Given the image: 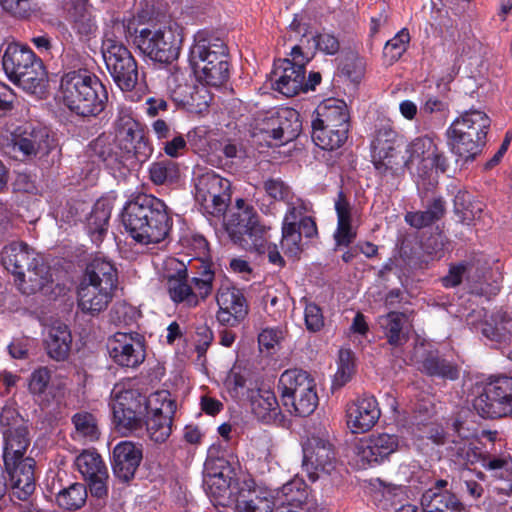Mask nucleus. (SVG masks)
<instances>
[{
	"label": "nucleus",
	"mask_w": 512,
	"mask_h": 512,
	"mask_svg": "<svg viewBox=\"0 0 512 512\" xmlns=\"http://www.w3.org/2000/svg\"><path fill=\"white\" fill-rule=\"evenodd\" d=\"M447 456L459 466L473 464L478 458L472 443L463 438L449 442L447 446Z\"/></svg>",
	"instance_id": "52"
},
{
	"label": "nucleus",
	"mask_w": 512,
	"mask_h": 512,
	"mask_svg": "<svg viewBox=\"0 0 512 512\" xmlns=\"http://www.w3.org/2000/svg\"><path fill=\"white\" fill-rule=\"evenodd\" d=\"M399 438L397 435L381 433L372 434L361 440L357 447V455L363 463L379 464L397 451Z\"/></svg>",
	"instance_id": "21"
},
{
	"label": "nucleus",
	"mask_w": 512,
	"mask_h": 512,
	"mask_svg": "<svg viewBox=\"0 0 512 512\" xmlns=\"http://www.w3.org/2000/svg\"><path fill=\"white\" fill-rule=\"evenodd\" d=\"M338 68L341 75L354 84L360 83L365 75V61L353 50H344L342 52Z\"/></svg>",
	"instance_id": "47"
},
{
	"label": "nucleus",
	"mask_w": 512,
	"mask_h": 512,
	"mask_svg": "<svg viewBox=\"0 0 512 512\" xmlns=\"http://www.w3.org/2000/svg\"><path fill=\"white\" fill-rule=\"evenodd\" d=\"M4 450L3 460L4 466L13 465L16 460L23 459L31 439L27 428H18L13 430H3Z\"/></svg>",
	"instance_id": "35"
},
{
	"label": "nucleus",
	"mask_w": 512,
	"mask_h": 512,
	"mask_svg": "<svg viewBox=\"0 0 512 512\" xmlns=\"http://www.w3.org/2000/svg\"><path fill=\"white\" fill-rule=\"evenodd\" d=\"M75 465L88 481L92 495L101 498L107 494V468L101 456L94 451H83L75 460Z\"/></svg>",
	"instance_id": "20"
},
{
	"label": "nucleus",
	"mask_w": 512,
	"mask_h": 512,
	"mask_svg": "<svg viewBox=\"0 0 512 512\" xmlns=\"http://www.w3.org/2000/svg\"><path fill=\"white\" fill-rule=\"evenodd\" d=\"M114 28L155 62L168 64L179 56L181 39L158 19L153 0H141L136 15L115 21Z\"/></svg>",
	"instance_id": "1"
},
{
	"label": "nucleus",
	"mask_w": 512,
	"mask_h": 512,
	"mask_svg": "<svg viewBox=\"0 0 512 512\" xmlns=\"http://www.w3.org/2000/svg\"><path fill=\"white\" fill-rule=\"evenodd\" d=\"M111 208L104 202H96L86 218V231L93 243L99 245L108 232Z\"/></svg>",
	"instance_id": "38"
},
{
	"label": "nucleus",
	"mask_w": 512,
	"mask_h": 512,
	"mask_svg": "<svg viewBox=\"0 0 512 512\" xmlns=\"http://www.w3.org/2000/svg\"><path fill=\"white\" fill-rule=\"evenodd\" d=\"M15 283L18 289L26 295L43 291L52 283L50 268L41 258L34 260L33 265L23 271V275L15 277Z\"/></svg>",
	"instance_id": "28"
},
{
	"label": "nucleus",
	"mask_w": 512,
	"mask_h": 512,
	"mask_svg": "<svg viewBox=\"0 0 512 512\" xmlns=\"http://www.w3.org/2000/svg\"><path fill=\"white\" fill-rule=\"evenodd\" d=\"M121 220L131 238L143 245L160 243L172 227L165 203L146 194L138 195L126 203Z\"/></svg>",
	"instance_id": "2"
},
{
	"label": "nucleus",
	"mask_w": 512,
	"mask_h": 512,
	"mask_svg": "<svg viewBox=\"0 0 512 512\" xmlns=\"http://www.w3.org/2000/svg\"><path fill=\"white\" fill-rule=\"evenodd\" d=\"M72 423L75 426L77 433L90 440H97L99 437V430L97 420L93 414L81 411L72 417Z\"/></svg>",
	"instance_id": "59"
},
{
	"label": "nucleus",
	"mask_w": 512,
	"mask_h": 512,
	"mask_svg": "<svg viewBox=\"0 0 512 512\" xmlns=\"http://www.w3.org/2000/svg\"><path fill=\"white\" fill-rule=\"evenodd\" d=\"M47 355L55 361H64L68 358L72 345L71 331L66 324H53L44 340Z\"/></svg>",
	"instance_id": "33"
},
{
	"label": "nucleus",
	"mask_w": 512,
	"mask_h": 512,
	"mask_svg": "<svg viewBox=\"0 0 512 512\" xmlns=\"http://www.w3.org/2000/svg\"><path fill=\"white\" fill-rule=\"evenodd\" d=\"M113 361L127 368L138 367L146 357L144 337L137 332H117L107 343Z\"/></svg>",
	"instance_id": "16"
},
{
	"label": "nucleus",
	"mask_w": 512,
	"mask_h": 512,
	"mask_svg": "<svg viewBox=\"0 0 512 512\" xmlns=\"http://www.w3.org/2000/svg\"><path fill=\"white\" fill-rule=\"evenodd\" d=\"M73 28L81 36H90L96 31V25L84 3H77L70 11Z\"/></svg>",
	"instance_id": "56"
},
{
	"label": "nucleus",
	"mask_w": 512,
	"mask_h": 512,
	"mask_svg": "<svg viewBox=\"0 0 512 512\" xmlns=\"http://www.w3.org/2000/svg\"><path fill=\"white\" fill-rule=\"evenodd\" d=\"M308 44L312 43L314 51L320 50L327 55H335L340 49L338 39L328 33H319L312 36L311 40H307Z\"/></svg>",
	"instance_id": "63"
},
{
	"label": "nucleus",
	"mask_w": 512,
	"mask_h": 512,
	"mask_svg": "<svg viewBox=\"0 0 512 512\" xmlns=\"http://www.w3.org/2000/svg\"><path fill=\"white\" fill-rule=\"evenodd\" d=\"M227 45L206 30L194 35L189 51V64L196 78L206 85L219 87L230 77Z\"/></svg>",
	"instance_id": "3"
},
{
	"label": "nucleus",
	"mask_w": 512,
	"mask_h": 512,
	"mask_svg": "<svg viewBox=\"0 0 512 512\" xmlns=\"http://www.w3.org/2000/svg\"><path fill=\"white\" fill-rule=\"evenodd\" d=\"M219 310L217 320L222 325L236 326L248 314V305L243 293L236 287L222 286L216 295Z\"/></svg>",
	"instance_id": "19"
},
{
	"label": "nucleus",
	"mask_w": 512,
	"mask_h": 512,
	"mask_svg": "<svg viewBox=\"0 0 512 512\" xmlns=\"http://www.w3.org/2000/svg\"><path fill=\"white\" fill-rule=\"evenodd\" d=\"M421 371L430 377L455 381L459 378L460 367L438 353L429 352L421 362Z\"/></svg>",
	"instance_id": "37"
},
{
	"label": "nucleus",
	"mask_w": 512,
	"mask_h": 512,
	"mask_svg": "<svg viewBox=\"0 0 512 512\" xmlns=\"http://www.w3.org/2000/svg\"><path fill=\"white\" fill-rule=\"evenodd\" d=\"M87 499V489L84 484L73 483L69 487L60 490L56 496L59 507L75 511L82 508Z\"/></svg>",
	"instance_id": "50"
},
{
	"label": "nucleus",
	"mask_w": 512,
	"mask_h": 512,
	"mask_svg": "<svg viewBox=\"0 0 512 512\" xmlns=\"http://www.w3.org/2000/svg\"><path fill=\"white\" fill-rule=\"evenodd\" d=\"M436 146L434 140L428 136L416 138L407 146L406 152L409 157L405 161V165L409 166L414 162H419L423 164L424 168H427L431 156L436 152Z\"/></svg>",
	"instance_id": "49"
},
{
	"label": "nucleus",
	"mask_w": 512,
	"mask_h": 512,
	"mask_svg": "<svg viewBox=\"0 0 512 512\" xmlns=\"http://www.w3.org/2000/svg\"><path fill=\"white\" fill-rule=\"evenodd\" d=\"M475 411L483 418H500L512 413V377L499 376L484 387L473 401Z\"/></svg>",
	"instance_id": "9"
},
{
	"label": "nucleus",
	"mask_w": 512,
	"mask_h": 512,
	"mask_svg": "<svg viewBox=\"0 0 512 512\" xmlns=\"http://www.w3.org/2000/svg\"><path fill=\"white\" fill-rule=\"evenodd\" d=\"M323 123H336L338 126L350 127V115L343 100L330 98L323 101L315 111V118Z\"/></svg>",
	"instance_id": "40"
},
{
	"label": "nucleus",
	"mask_w": 512,
	"mask_h": 512,
	"mask_svg": "<svg viewBox=\"0 0 512 512\" xmlns=\"http://www.w3.org/2000/svg\"><path fill=\"white\" fill-rule=\"evenodd\" d=\"M2 8L14 17L26 19L35 11L34 0H0Z\"/></svg>",
	"instance_id": "62"
},
{
	"label": "nucleus",
	"mask_w": 512,
	"mask_h": 512,
	"mask_svg": "<svg viewBox=\"0 0 512 512\" xmlns=\"http://www.w3.org/2000/svg\"><path fill=\"white\" fill-rule=\"evenodd\" d=\"M250 402L251 410L259 420L270 422L276 419L279 404L275 394L271 390L259 388L257 391H253Z\"/></svg>",
	"instance_id": "41"
},
{
	"label": "nucleus",
	"mask_w": 512,
	"mask_h": 512,
	"mask_svg": "<svg viewBox=\"0 0 512 512\" xmlns=\"http://www.w3.org/2000/svg\"><path fill=\"white\" fill-rule=\"evenodd\" d=\"M314 379L303 370H286L280 377L278 389L285 407H291L295 415L306 417L318 406L319 398Z\"/></svg>",
	"instance_id": "6"
},
{
	"label": "nucleus",
	"mask_w": 512,
	"mask_h": 512,
	"mask_svg": "<svg viewBox=\"0 0 512 512\" xmlns=\"http://www.w3.org/2000/svg\"><path fill=\"white\" fill-rule=\"evenodd\" d=\"M445 213V201L436 197L427 204L425 210L406 213L405 221L413 228L422 229L442 219Z\"/></svg>",
	"instance_id": "42"
},
{
	"label": "nucleus",
	"mask_w": 512,
	"mask_h": 512,
	"mask_svg": "<svg viewBox=\"0 0 512 512\" xmlns=\"http://www.w3.org/2000/svg\"><path fill=\"white\" fill-rule=\"evenodd\" d=\"M402 145L401 137L391 125L377 127L371 142L372 162L375 168L381 173L394 169V166L398 165L395 161L396 154Z\"/></svg>",
	"instance_id": "18"
},
{
	"label": "nucleus",
	"mask_w": 512,
	"mask_h": 512,
	"mask_svg": "<svg viewBox=\"0 0 512 512\" xmlns=\"http://www.w3.org/2000/svg\"><path fill=\"white\" fill-rule=\"evenodd\" d=\"M481 333L512 360V316L503 311L491 314L482 323Z\"/></svg>",
	"instance_id": "22"
},
{
	"label": "nucleus",
	"mask_w": 512,
	"mask_h": 512,
	"mask_svg": "<svg viewBox=\"0 0 512 512\" xmlns=\"http://www.w3.org/2000/svg\"><path fill=\"white\" fill-rule=\"evenodd\" d=\"M380 414L376 399L364 396L347 405V424L353 433H364L376 424Z\"/></svg>",
	"instance_id": "23"
},
{
	"label": "nucleus",
	"mask_w": 512,
	"mask_h": 512,
	"mask_svg": "<svg viewBox=\"0 0 512 512\" xmlns=\"http://www.w3.org/2000/svg\"><path fill=\"white\" fill-rule=\"evenodd\" d=\"M154 403L152 395L148 398L146 395L140 393L138 390H126L122 392L115 401L114 404L125 407V409H131L133 413L137 414L138 417L145 418L149 414L151 405Z\"/></svg>",
	"instance_id": "48"
},
{
	"label": "nucleus",
	"mask_w": 512,
	"mask_h": 512,
	"mask_svg": "<svg viewBox=\"0 0 512 512\" xmlns=\"http://www.w3.org/2000/svg\"><path fill=\"white\" fill-rule=\"evenodd\" d=\"M236 506L239 512H273L274 501L265 492L241 489Z\"/></svg>",
	"instance_id": "45"
},
{
	"label": "nucleus",
	"mask_w": 512,
	"mask_h": 512,
	"mask_svg": "<svg viewBox=\"0 0 512 512\" xmlns=\"http://www.w3.org/2000/svg\"><path fill=\"white\" fill-rule=\"evenodd\" d=\"M118 282V272L115 265L103 257H95L86 266L80 283L115 289Z\"/></svg>",
	"instance_id": "29"
},
{
	"label": "nucleus",
	"mask_w": 512,
	"mask_h": 512,
	"mask_svg": "<svg viewBox=\"0 0 512 512\" xmlns=\"http://www.w3.org/2000/svg\"><path fill=\"white\" fill-rule=\"evenodd\" d=\"M112 411L115 427L121 433L126 434L142 429L144 418L138 417L131 409L128 410L125 407L113 404Z\"/></svg>",
	"instance_id": "53"
},
{
	"label": "nucleus",
	"mask_w": 512,
	"mask_h": 512,
	"mask_svg": "<svg viewBox=\"0 0 512 512\" xmlns=\"http://www.w3.org/2000/svg\"><path fill=\"white\" fill-rule=\"evenodd\" d=\"M24 91L41 97L48 86L47 72L40 58L30 64L14 81Z\"/></svg>",
	"instance_id": "36"
},
{
	"label": "nucleus",
	"mask_w": 512,
	"mask_h": 512,
	"mask_svg": "<svg viewBox=\"0 0 512 512\" xmlns=\"http://www.w3.org/2000/svg\"><path fill=\"white\" fill-rule=\"evenodd\" d=\"M482 211V204L472 202L468 193H458L455 196L454 212L458 215L462 223L470 224L480 218Z\"/></svg>",
	"instance_id": "54"
},
{
	"label": "nucleus",
	"mask_w": 512,
	"mask_h": 512,
	"mask_svg": "<svg viewBox=\"0 0 512 512\" xmlns=\"http://www.w3.org/2000/svg\"><path fill=\"white\" fill-rule=\"evenodd\" d=\"M421 506L424 512H466L452 493L437 495L435 492L425 491L421 497Z\"/></svg>",
	"instance_id": "44"
},
{
	"label": "nucleus",
	"mask_w": 512,
	"mask_h": 512,
	"mask_svg": "<svg viewBox=\"0 0 512 512\" xmlns=\"http://www.w3.org/2000/svg\"><path fill=\"white\" fill-rule=\"evenodd\" d=\"M230 182L214 172H206L196 179L195 200L202 211L212 216L223 215L230 202Z\"/></svg>",
	"instance_id": "10"
},
{
	"label": "nucleus",
	"mask_w": 512,
	"mask_h": 512,
	"mask_svg": "<svg viewBox=\"0 0 512 512\" xmlns=\"http://www.w3.org/2000/svg\"><path fill=\"white\" fill-rule=\"evenodd\" d=\"M335 210L337 213V229L334 233L336 247H347L355 240L356 231L351 225V205L343 191L338 193Z\"/></svg>",
	"instance_id": "34"
},
{
	"label": "nucleus",
	"mask_w": 512,
	"mask_h": 512,
	"mask_svg": "<svg viewBox=\"0 0 512 512\" xmlns=\"http://www.w3.org/2000/svg\"><path fill=\"white\" fill-rule=\"evenodd\" d=\"M149 176L156 185L173 183L180 177L179 166L170 159L156 161L149 168Z\"/></svg>",
	"instance_id": "51"
},
{
	"label": "nucleus",
	"mask_w": 512,
	"mask_h": 512,
	"mask_svg": "<svg viewBox=\"0 0 512 512\" xmlns=\"http://www.w3.org/2000/svg\"><path fill=\"white\" fill-rule=\"evenodd\" d=\"M60 93L68 109L81 117H97L108 101L105 86L87 70L65 73L61 77Z\"/></svg>",
	"instance_id": "4"
},
{
	"label": "nucleus",
	"mask_w": 512,
	"mask_h": 512,
	"mask_svg": "<svg viewBox=\"0 0 512 512\" xmlns=\"http://www.w3.org/2000/svg\"><path fill=\"white\" fill-rule=\"evenodd\" d=\"M119 150V146L111 143L109 137L104 134L98 136L89 145L90 156L98 158L110 168H117L122 163L125 154Z\"/></svg>",
	"instance_id": "43"
},
{
	"label": "nucleus",
	"mask_w": 512,
	"mask_h": 512,
	"mask_svg": "<svg viewBox=\"0 0 512 512\" xmlns=\"http://www.w3.org/2000/svg\"><path fill=\"white\" fill-rule=\"evenodd\" d=\"M189 95L183 99V104L190 112L201 113L206 110L212 100V96L205 86L191 87Z\"/></svg>",
	"instance_id": "58"
},
{
	"label": "nucleus",
	"mask_w": 512,
	"mask_h": 512,
	"mask_svg": "<svg viewBox=\"0 0 512 512\" xmlns=\"http://www.w3.org/2000/svg\"><path fill=\"white\" fill-rule=\"evenodd\" d=\"M312 140L323 150H335L341 147L347 140V135L343 130L338 133L329 129L325 125H320V121L312 120Z\"/></svg>",
	"instance_id": "46"
},
{
	"label": "nucleus",
	"mask_w": 512,
	"mask_h": 512,
	"mask_svg": "<svg viewBox=\"0 0 512 512\" xmlns=\"http://www.w3.org/2000/svg\"><path fill=\"white\" fill-rule=\"evenodd\" d=\"M114 131L119 149L127 158L133 156L143 162L151 156L153 149L144 127L131 114L121 111L114 122Z\"/></svg>",
	"instance_id": "11"
},
{
	"label": "nucleus",
	"mask_w": 512,
	"mask_h": 512,
	"mask_svg": "<svg viewBox=\"0 0 512 512\" xmlns=\"http://www.w3.org/2000/svg\"><path fill=\"white\" fill-rule=\"evenodd\" d=\"M114 290L80 283L78 287V307L83 313L95 316L107 308L112 300Z\"/></svg>",
	"instance_id": "30"
},
{
	"label": "nucleus",
	"mask_w": 512,
	"mask_h": 512,
	"mask_svg": "<svg viewBox=\"0 0 512 512\" xmlns=\"http://www.w3.org/2000/svg\"><path fill=\"white\" fill-rule=\"evenodd\" d=\"M9 475L13 496L19 500H27L35 490V460L25 457L16 460L9 467L4 466Z\"/></svg>",
	"instance_id": "26"
},
{
	"label": "nucleus",
	"mask_w": 512,
	"mask_h": 512,
	"mask_svg": "<svg viewBox=\"0 0 512 512\" xmlns=\"http://www.w3.org/2000/svg\"><path fill=\"white\" fill-rule=\"evenodd\" d=\"M490 122L488 115L480 110L461 114L447 130L452 152L465 161L475 159L485 146Z\"/></svg>",
	"instance_id": "5"
},
{
	"label": "nucleus",
	"mask_w": 512,
	"mask_h": 512,
	"mask_svg": "<svg viewBox=\"0 0 512 512\" xmlns=\"http://www.w3.org/2000/svg\"><path fill=\"white\" fill-rule=\"evenodd\" d=\"M106 69L122 91H132L138 84L140 73L136 59L122 43L107 38L102 43Z\"/></svg>",
	"instance_id": "7"
},
{
	"label": "nucleus",
	"mask_w": 512,
	"mask_h": 512,
	"mask_svg": "<svg viewBox=\"0 0 512 512\" xmlns=\"http://www.w3.org/2000/svg\"><path fill=\"white\" fill-rule=\"evenodd\" d=\"M152 399L155 404H160V406L150 409L143 424H145L149 439L156 444H161L166 442L171 435L177 405L167 390L157 391L152 394Z\"/></svg>",
	"instance_id": "12"
},
{
	"label": "nucleus",
	"mask_w": 512,
	"mask_h": 512,
	"mask_svg": "<svg viewBox=\"0 0 512 512\" xmlns=\"http://www.w3.org/2000/svg\"><path fill=\"white\" fill-rule=\"evenodd\" d=\"M38 259L34 250L23 242H13L5 246L1 256L3 266L15 277L23 275V271Z\"/></svg>",
	"instance_id": "32"
},
{
	"label": "nucleus",
	"mask_w": 512,
	"mask_h": 512,
	"mask_svg": "<svg viewBox=\"0 0 512 512\" xmlns=\"http://www.w3.org/2000/svg\"><path fill=\"white\" fill-rule=\"evenodd\" d=\"M299 114L292 108L271 111L257 125V130L265 139L276 141L275 145L286 144L294 140L301 131Z\"/></svg>",
	"instance_id": "15"
},
{
	"label": "nucleus",
	"mask_w": 512,
	"mask_h": 512,
	"mask_svg": "<svg viewBox=\"0 0 512 512\" xmlns=\"http://www.w3.org/2000/svg\"><path fill=\"white\" fill-rule=\"evenodd\" d=\"M37 58L30 48L10 43L3 51L2 68L7 77L13 82Z\"/></svg>",
	"instance_id": "31"
},
{
	"label": "nucleus",
	"mask_w": 512,
	"mask_h": 512,
	"mask_svg": "<svg viewBox=\"0 0 512 512\" xmlns=\"http://www.w3.org/2000/svg\"><path fill=\"white\" fill-rule=\"evenodd\" d=\"M301 240L302 237L297 228H282L281 248L285 255L293 258L299 257L303 250Z\"/></svg>",
	"instance_id": "61"
},
{
	"label": "nucleus",
	"mask_w": 512,
	"mask_h": 512,
	"mask_svg": "<svg viewBox=\"0 0 512 512\" xmlns=\"http://www.w3.org/2000/svg\"><path fill=\"white\" fill-rule=\"evenodd\" d=\"M13 150L19 152L23 159L43 158L56 148L54 138L40 125L25 123L12 135Z\"/></svg>",
	"instance_id": "13"
},
{
	"label": "nucleus",
	"mask_w": 512,
	"mask_h": 512,
	"mask_svg": "<svg viewBox=\"0 0 512 512\" xmlns=\"http://www.w3.org/2000/svg\"><path fill=\"white\" fill-rule=\"evenodd\" d=\"M231 240L247 251L264 253L267 243V229L260 224L254 209H240L233 212L226 224Z\"/></svg>",
	"instance_id": "8"
},
{
	"label": "nucleus",
	"mask_w": 512,
	"mask_h": 512,
	"mask_svg": "<svg viewBox=\"0 0 512 512\" xmlns=\"http://www.w3.org/2000/svg\"><path fill=\"white\" fill-rule=\"evenodd\" d=\"M230 482L231 478L223 471L209 473L204 480L207 494L220 504L221 499L229 494Z\"/></svg>",
	"instance_id": "55"
},
{
	"label": "nucleus",
	"mask_w": 512,
	"mask_h": 512,
	"mask_svg": "<svg viewBox=\"0 0 512 512\" xmlns=\"http://www.w3.org/2000/svg\"><path fill=\"white\" fill-rule=\"evenodd\" d=\"M142 448L131 441L118 443L112 451V469L122 482H129L142 461Z\"/></svg>",
	"instance_id": "24"
},
{
	"label": "nucleus",
	"mask_w": 512,
	"mask_h": 512,
	"mask_svg": "<svg viewBox=\"0 0 512 512\" xmlns=\"http://www.w3.org/2000/svg\"><path fill=\"white\" fill-rule=\"evenodd\" d=\"M264 190L266 194L275 201H283L291 204L295 196L291 188L281 179H268L264 182Z\"/></svg>",
	"instance_id": "60"
},
{
	"label": "nucleus",
	"mask_w": 512,
	"mask_h": 512,
	"mask_svg": "<svg viewBox=\"0 0 512 512\" xmlns=\"http://www.w3.org/2000/svg\"><path fill=\"white\" fill-rule=\"evenodd\" d=\"M305 63L292 62L284 59L273 71L276 78L273 87L287 97H293L303 92L305 85Z\"/></svg>",
	"instance_id": "25"
},
{
	"label": "nucleus",
	"mask_w": 512,
	"mask_h": 512,
	"mask_svg": "<svg viewBox=\"0 0 512 512\" xmlns=\"http://www.w3.org/2000/svg\"><path fill=\"white\" fill-rule=\"evenodd\" d=\"M487 267L480 259L462 261L451 265L448 274L441 281L444 287L458 286L465 278L469 284L470 292L477 296L490 297L497 293L496 287L482 281L485 278Z\"/></svg>",
	"instance_id": "14"
},
{
	"label": "nucleus",
	"mask_w": 512,
	"mask_h": 512,
	"mask_svg": "<svg viewBox=\"0 0 512 512\" xmlns=\"http://www.w3.org/2000/svg\"><path fill=\"white\" fill-rule=\"evenodd\" d=\"M408 317L405 313L391 311L378 317V325L389 345L398 354L409 341Z\"/></svg>",
	"instance_id": "27"
},
{
	"label": "nucleus",
	"mask_w": 512,
	"mask_h": 512,
	"mask_svg": "<svg viewBox=\"0 0 512 512\" xmlns=\"http://www.w3.org/2000/svg\"><path fill=\"white\" fill-rule=\"evenodd\" d=\"M354 373V357L349 349L339 351V366L334 376L332 388L339 389L349 382Z\"/></svg>",
	"instance_id": "57"
},
{
	"label": "nucleus",
	"mask_w": 512,
	"mask_h": 512,
	"mask_svg": "<svg viewBox=\"0 0 512 512\" xmlns=\"http://www.w3.org/2000/svg\"><path fill=\"white\" fill-rule=\"evenodd\" d=\"M167 288L170 298L176 302H185L191 307L198 305L197 294L193 292L188 284V273L186 268H180L167 279Z\"/></svg>",
	"instance_id": "39"
},
{
	"label": "nucleus",
	"mask_w": 512,
	"mask_h": 512,
	"mask_svg": "<svg viewBox=\"0 0 512 512\" xmlns=\"http://www.w3.org/2000/svg\"><path fill=\"white\" fill-rule=\"evenodd\" d=\"M409 40V32L406 29L401 30L394 38L386 43L384 54L390 56L392 60H398L406 51Z\"/></svg>",
	"instance_id": "64"
},
{
	"label": "nucleus",
	"mask_w": 512,
	"mask_h": 512,
	"mask_svg": "<svg viewBox=\"0 0 512 512\" xmlns=\"http://www.w3.org/2000/svg\"><path fill=\"white\" fill-rule=\"evenodd\" d=\"M336 458L332 445L321 438H309L303 445V469L311 481L320 474H330L335 468Z\"/></svg>",
	"instance_id": "17"
}]
</instances>
